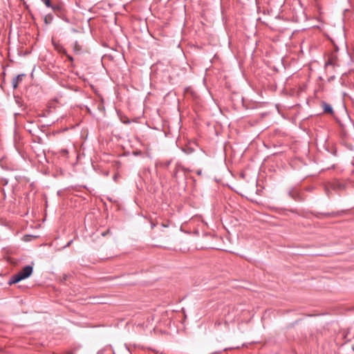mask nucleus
<instances>
[{
  "mask_svg": "<svg viewBox=\"0 0 354 354\" xmlns=\"http://www.w3.org/2000/svg\"><path fill=\"white\" fill-rule=\"evenodd\" d=\"M33 271V267L32 266L28 265L24 267L20 271H19L17 274L12 275L9 281L8 284L12 285L17 283L21 280L27 279L29 277Z\"/></svg>",
  "mask_w": 354,
  "mask_h": 354,
  "instance_id": "1",
  "label": "nucleus"
},
{
  "mask_svg": "<svg viewBox=\"0 0 354 354\" xmlns=\"http://www.w3.org/2000/svg\"><path fill=\"white\" fill-rule=\"evenodd\" d=\"M52 42L54 46L55 49L61 54L65 55L66 51L64 47V46L60 44L59 41H57L55 38L52 39Z\"/></svg>",
  "mask_w": 354,
  "mask_h": 354,
  "instance_id": "2",
  "label": "nucleus"
},
{
  "mask_svg": "<svg viewBox=\"0 0 354 354\" xmlns=\"http://www.w3.org/2000/svg\"><path fill=\"white\" fill-rule=\"evenodd\" d=\"M25 74H19L13 78L12 81V86L14 89L18 87L19 84L23 80Z\"/></svg>",
  "mask_w": 354,
  "mask_h": 354,
  "instance_id": "3",
  "label": "nucleus"
},
{
  "mask_svg": "<svg viewBox=\"0 0 354 354\" xmlns=\"http://www.w3.org/2000/svg\"><path fill=\"white\" fill-rule=\"evenodd\" d=\"M337 56L334 54L331 55L328 61L325 64V66H335L336 65Z\"/></svg>",
  "mask_w": 354,
  "mask_h": 354,
  "instance_id": "4",
  "label": "nucleus"
},
{
  "mask_svg": "<svg viewBox=\"0 0 354 354\" xmlns=\"http://www.w3.org/2000/svg\"><path fill=\"white\" fill-rule=\"evenodd\" d=\"M322 107H323L324 111L325 113H333V108L330 104H328L326 102H323Z\"/></svg>",
  "mask_w": 354,
  "mask_h": 354,
  "instance_id": "5",
  "label": "nucleus"
},
{
  "mask_svg": "<svg viewBox=\"0 0 354 354\" xmlns=\"http://www.w3.org/2000/svg\"><path fill=\"white\" fill-rule=\"evenodd\" d=\"M81 49H82L81 46L80 44H78L77 41H75V43L74 44V51L75 53H79V52H80Z\"/></svg>",
  "mask_w": 354,
  "mask_h": 354,
  "instance_id": "6",
  "label": "nucleus"
},
{
  "mask_svg": "<svg viewBox=\"0 0 354 354\" xmlns=\"http://www.w3.org/2000/svg\"><path fill=\"white\" fill-rule=\"evenodd\" d=\"M41 1L45 3V5L47 7H48V8L51 7L50 0H41Z\"/></svg>",
  "mask_w": 354,
  "mask_h": 354,
  "instance_id": "7",
  "label": "nucleus"
},
{
  "mask_svg": "<svg viewBox=\"0 0 354 354\" xmlns=\"http://www.w3.org/2000/svg\"><path fill=\"white\" fill-rule=\"evenodd\" d=\"M67 58H68V61H73V57L69 56L68 55L67 56Z\"/></svg>",
  "mask_w": 354,
  "mask_h": 354,
  "instance_id": "8",
  "label": "nucleus"
},
{
  "mask_svg": "<svg viewBox=\"0 0 354 354\" xmlns=\"http://www.w3.org/2000/svg\"><path fill=\"white\" fill-rule=\"evenodd\" d=\"M201 173H202L201 170H198V171H196V174H197L198 175H201Z\"/></svg>",
  "mask_w": 354,
  "mask_h": 354,
  "instance_id": "9",
  "label": "nucleus"
},
{
  "mask_svg": "<svg viewBox=\"0 0 354 354\" xmlns=\"http://www.w3.org/2000/svg\"><path fill=\"white\" fill-rule=\"evenodd\" d=\"M114 180H116L117 179V175H115L114 177H113Z\"/></svg>",
  "mask_w": 354,
  "mask_h": 354,
  "instance_id": "10",
  "label": "nucleus"
}]
</instances>
